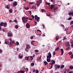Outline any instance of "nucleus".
Here are the masks:
<instances>
[{"instance_id": "f257e3e1", "label": "nucleus", "mask_w": 73, "mask_h": 73, "mask_svg": "<svg viewBox=\"0 0 73 73\" xmlns=\"http://www.w3.org/2000/svg\"><path fill=\"white\" fill-rule=\"evenodd\" d=\"M23 23H26V22L28 21V20L26 19V18L25 17H23L22 19Z\"/></svg>"}, {"instance_id": "f03ea898", "label": "nucleus", "mask_w": 73, "mask_h": 73, "mask_svg": "<svg viewBox=\"0 0 73 73\" xmlns=\"http://www.w3.org/2000/svg\"><path fill=\"white\" fill-rule=\"evenodd\" d=\"M35 20H36L37 22H39V19H40V17H38L37 15H35Z\"/></svg>"}, {"instance_id": "7ed1b4c3", "label": "nucleus", "mask_w": 73, "mask_h": 73, "mask_svg": "<svg viewBox=\"0 0 73 73\" xmlns=\"http://www.w3.org/2000/svg\"><path fill=\"white\" fill-rule=\"evenodd\" d=\"M48 55L47 56V58H50L52 57V55L51 53L49 52L48 54Z\"/></svg>"}, {"instance_id": "20e7f679", "label": "nucleus", "mask_w": 73, "mask_h": 73, "mask_svg": "<svg viewBox=\"0 0 73 73\" xmlns=\"http://www.w3.org/2000/svg\"><path fill=\"white\" fill-rule=\"evenodd\" d=\"M7 36L8 37H12L13 35L11 32H9L7 33Z\"/></svg>"}, {"instance_id": "39448f33", "label": "nucleus", "mask_w": 73, "mask_h": 73, "mask_svg": "<svg viewBox=\"0 0 73 73\" xmlns=\"http://www.w3.org/2000/svg\"><path fill=\"white\" fill-rule=\"evenodd\" d=\"M17 5V2L15 1L14 2L13 4L12 5V6L13 7H16Z\"/></svg>"}, {"instance_id": "423d86ee", "label": "nucleus", "mask_w": 73, "mask_h": 73, "mask_svg": "<svg viewBox=\"0 0 73 73\" xmlns=\"http://www.w3.org/2000/svg\"><path fill=\"white\" fill-rule=\"evenodd\" d=\"M26 27L27 28H28V29H29V28H30V25L28 23H27L26 25Z\"/></svg>"}, {"instance_id": "0eeeda50", "label": "nucleus", "mask_w": 73, "mask_h": 73, "mask_svg": "<svg viewBox=\"0 0 73 73\" xmlns=\"http://www.w3.org/2000/svg\"><path fill=\"white\" fill-rule=\"evenodd\" d=\"M68 15H69L70 16H73V12H70L68 14Z\"/></svg>"}, {"instance_id": "6e6552de", "label": "nucleus", "mask_w": 73, "mask_h": 73, "mask_svg": "<svg viewBox=\"0 0 73 73\" xmlns=\"http://www.w3.org/2000/svg\"><path fill=\"white\" fill-rule=\"evenodd\" d=\"M65 45L66 46H67V47H68V46H69L70 45L69 44V42H67L65 43Z\"/></svg>"}, {"instance_id": "1a4fd4ad", "label": "nucleus", "mask_w": 73, "mask_h": 73, "mask_svg": "<svg viewBox=\"0 0 73 73\" xmlns=\"http://www.w3.org/2000/svg\"><path fill=\"white\" fill-rule=\"evenodd\" d=\"M55 67L56 68H55V69L57 70V68L58 69H59V68H60V66L59 65H58L57 66V65H56L55 66Z\"/></svg>"}, {"instance_id": "9d476101", "label": "nucleus", "mask_w": 73, "mask_h": 73, "mask_svg": "<svg viewBox=\"0 0 73 73\" xmlns=\"http://www.w3.org/2000/svg\"><path fill=\"white\" fill-rule=\"evenodd\" d=\"M7 25V22H5L3 23V26L4 27H6V26Z\"/></svg>"}, {"instance_id": "9b49d317", "label": "nucleus", "mask_w": 73, "mask_h": 73, "mask_svg": "<svg viewBox=\"0 0 73 73\" xmlns=\"http://www.w3.org/2000/svg\"><path fill=\"white\" fill-rule=\"evenodd\" d=\"M61 55H63V54H64V50L62 49H61Z\"/></svg>"}, {"instance_id": "f8f14e48", "label": "nucleus", "mask_w": 73, "mask_h": 73, "mask_svg": "<svg viewBox=\"0 0 73 73\" xmlns=\"http://www.w3.org/2000/svg\"><path fill=\"white\" fill-rule=\"evenodd\" d=\"M54 8V5L53 4H52L51 5V9H52L53 8Z\"/></svg>"}, {"instance_id": "ddd939ff", "label": "nucleus", "mask_w": 73, "mask_h": 73, "mask_svg": "<svg viewBox=\"0 0 73 73\" xmlns=\"http://www.w3.org/2000/svg\"><path fill=\"white\" fill-rule=\"evenodd\" d=\"M19 72H21V73H24L25 72V71H24V70H21L20 71H18L17 73H19Z\"/></svg>"}, {"instance_id": "4468645a", "label": "nucleus", "mask_w": 73, "mask_h": 73, "mask_svg": "<svg viewBox=\"0 0 73 73\" xmlns=\"http://www.w3.org/2000/svg\"><path fill=\"white\" fill-rule=\"evenodd\" d=\"M47 61L48 62H49L50 61H51V59L50 58H47L46 59Z\"/></svg>"}, {"instance_id": "2eb2a0df", "label": "nucleus", "mask_w": 73, "mask_h": 73, "mask_svg": "<svg viewBox=\"0 0 73 73\" xmlns=\"http://www.w3.org/2000/svg\"><path fill=\"white\" fill-rule=\"evenodd\" d=\"M26 48H31V47H30V46L29 44H27L26 46Z\"/></svg>"}, {"instance_id": "dca6fc26", "label": "nucleus", "mask_w": 73, "mask_h": 73, "mask_svg": "<svg viewBox=\"0 0 73 73\" xmlns=\"http://www.w3.org/2000/svg\"><path fill=\"white\" fill-rule=\"evenodd\" d=\"M51 61L52 62V64H55V61L54 60H51Z\"/></svg>"}, {"instance_id": "f3484780", "label": "nucleus", "mask_w": 73, "mask_h": 73, "mask_svg": "<svg viewBox=\"0 0 73 73\" xmlns=\"http://www.w3.org/2000/svg\"><path fill=\"white\" fill-rule=\"evenodd\" d=\"M44 64L45 66V65H47L48 64V63L46 61L44 62Z\"/></svg>"}, {"instance_id": "a211bd4d", "label": "nucleus", "mask_w": 73, "mask_h": 73, "mask_svg": "<svg viewBox=\"0 0 73 73\" xmlns=\"http://www.w3.org/2000/svg\"><path fill=\"white\" fill-rule=\"evenodd\" d=\"M29 48H25V50L26 52H28V51H29Z\"/></svg>"}, {"instance_id": "6ab92c4d", "label": "nucleus", "mask_w": 73, "mask_h": 73, "mask_svg": "<svg viewBox=\"0 0 73 73\" xmlns=\"http://www.w3.org/2000/svg\"><path fill=\"white\" fill-rule=\"evenodd\" d=\"M25 58L27 60V61H28L29 60V56H26L25 57Z\"/></svg>"}, {"instance_id": "aec40b11", "label": "nucleus", "mask_w": 73, "mask_h": 73, "mask_svg": "<svg viewBox=\"0 0 73 73\" xmlns=\"http://www.w3.org/2000/svg\"><path fill=\"white\" fill-rule=\"evenodd\" d=\"M69 68L71 69V70H72V69H73V66H71L69 67Z\"/></svg>"}, {"instance_id": "412c9836", "label": "nucleus", "mask_w": 73, "mask_h": 73, "mask_svg": "<svg viewBox=\"0 0 73 73\" xmlns=\"http://www.w3.org/2000/svg\"><path fill=\"white\" fill-rule=\"evenodd\" d=\"M9 44L11 46H12V45L13 44V43L11 41L9 43Z\"/></svg>"}, {"instance_id": "4be33fe9", "label": "nucleus", "mask_w": 73, "mask_h": 73, "mask_svg": "<svg viewBox=\"0 0 73 73\" xmlns=\"http://www.w3.org/2000/svg\"><path fill=\"white\" fill-rule=\"evenodd\" d=\"M15 27L16 29H18V28H19V26L17 25H15Z\"/></svg>"}, {"instance_id": "5701e85b", "label": "nucleus", "mask_w": 73, "mask_h": 73, "mask_svg": "<svg viewBox=\"0 0 73 73\" xmlns=\"http://www.w3.org/2000/svg\"><path fill=\"white\" fill-rule=\"evenodd\" d=\"M46 5H50V3H48V2H46Z\"/></svg>"}, {"instance_id": "b1692460", "label": "nucleus", "mask_w": 73, "mask_h": 73, "mask_svg": "<svg viewBox=\"0 0 73 73\" xmlns=\"http://www.w3.org/2000/svg\"><path fill=\"white\" fill-rule=\"evenodd\" d=\"M41 11L42 12H45L46 11L45 10V9H41Z\"/></svg>"}, {"instance_id": "393cba45", "label": "nucleus", "mask_w": 73, "mask_h": 73, "mask_svg": "<svg viewBox=\"0 0 73 73\" xmlns=\"http://www.w3.org/2000/svg\"><path fill=\"white\" fill-rule=\"evenodd\" d=\"M63 68H64V65H62L61 66L60 69H62Z\"/></svg>"}, {"instance_id": "a878e982", "label": "nucleus", "mask_w": 73, "mask_h": 73, "mask_svg": "<svg viewBox=\"0 0 73 73\" xmlns=\"http://www.w3.org/2000/svg\"><path fill=\"white\" fill-rule=\"evenodd\" d=\"M58 50H59V47H58L55 49V51H58Z\"/></svg>"}, {"instance_id": "bb28decb", "label": "nucleus", "mask_w": 73, "mask_h": 73, "mask_svg": "<svg viewBox=\"0 0 73 73\" xmlns=\"http://www.w3.org/2000/svg\"><path fill=\"white\" fill-rule=\"evenodd\" d=\"M25 71H26V72H28V68H26L25 69Z\"/></svg>"}, {"instance_id": "cd10ccee", "label": "nucleus", "mask_w": 73, "mask_h": 73, "mask_svg": "<svg viewBox=\"0 0 73 73\" xmlns=\"http://www.w3.org/2000/svg\"><path fill=\"white\" fill-rule=\"evenodd\" d=\"M9 11L10 13H12V10L11 9H10L9 10Z\"/></svg>"}, {"instance_id": "c85d7f7f", "label": "nucleus", "mask_w": 73, "mask_h": 73, "mask_svg": "<svg viewBox=\"0 0 73 73\" xmlns=\"http://www.w3.org/2000/svg\"><path fill=\"white\" fill-rule=\"evenodd\" d=\"M19 58H23V56H19Z\"/></svg>"}, {"instance_id": "c756f323", "label": "nucleus", "mask_w": 73, "mask_h": 73, "mask_svg": "<svg viewBox=\"0 0 73 73\" xmlns=\"http://www.w3.org/2000/svg\"><path fill=\"white\" fill-rule=\"evenodd\" d=\"M34 65H35V63H32L31 64V66H34Z\"/></svg>"}, {"instance_id": "7c9ffc66", "label": "nucleus", "mask_w": 73, "mask_h": 73, "mask_svg": "<svg viewBox=\"0 0 73 73\" xmlns=\"http://www.w3.org/2000/svg\"><path fill=\"white\" fill-rule=\"evenodd\" d=\"M5 7L6 8H7V9H9V6H8V5H7L6 6H5Z\"/></svg>"}, {"instance_id": "2f4dec72", "label": "nucleus", "mask_w": 73, "mask_h": 73, "mask_svg": "<svg viewBox=\"0 0 73 73\" xmlns=\"http://www.w3.org/2000/svg\"><path fill=\"white\" fill-rule=\"evenodd\" d=\"M25 9L26 10H28L29 9V7H27V8L25 7Z\"/></svg>"}, {"instance_id": "473e14b6", "label": "nucleus", "mask_w": 73, "mask_h": 73, "mask_svg": "<svg viewBox=\"0 0 73 73\" xmlns=\"http://www.w3.org/2000/svg\"><path fill=\"white\" fill-rule=\"evenodd\" d=\"M38 52V50H35V53H37Z\"/></svg>"}, {"instance_id": "72a5a7b5", "label": "nucleus", "mask_w": 73, "mask_h": 73, "mask_svg": "<svg viewBox=\"0 0 73 73\" xmlns=\"http://www.w3.org/2000/svg\"><path fill=\"white\" fill-rule=\"evenodd\" d=\"M3 23L2 22L0 24V26H3Z\"/></svg>"}, {"instance_id": "f704fd0d", "label": "nucleus", "mask_w": 73, "mask_h": 73, "mask_svg": "<svg viewBox=\"0 0 73 73\" xmlns=\"http://www.w3.org/2000/svg\"><path fill=\"white\" fill-rule=\"evenodd\" d=\"M56 40H58V36H56Z\"/></svg>"}, {"instance_id": "c9c22d12", "label": "nucleus", "mask_w": 73, "mask_h": 73, "mask_svg": "<svg viewBox=\"0 0 73 73\" xmlns=\"http://www.w3.org/2000/svg\"><path fill=\"white\" fill-rule=\"evenodd\" d=\"M69 71H70V69H67V73H68V72H69Z\"/></svg>"}, {"instance_id": "e433bc0d", "label": "nucleus", "mask_w": 73, "mask_h": 73, "mask_svg": "<svg viewBox=\"0 0 73 73\" xmlns=\"http://www.w3.org/2000/svg\"><path fill=\"white\" fill-rule=\"evenodd\" d=\"M40 5V3H37V4H36V5L37 7H39Z\"/></svg>"}, {"instance_id": "4c0bfd02", "label": "nucleus", "mask_w": 73, "mask_h": 73, "mask_svg": "<svg viewBox=\"0 0 73 73\" xmlns=\"http://www.w3.org/2000/svg\"><path fill=\"white\" fill-rule=\"evenodd\" d=\"M13 44H15V40H13V41H11Z\"/></svg>"}, {"instance_id": "58836bf2", "label": "nucleus", "mask_w": 73, "mask_h": 73, "mask_svg": "<svg viewBox=\"0 0 73 73\" xmlns=\"http://www.w3.org/2000/svg\"><path fill=\"white\" fill-rule=\"evenodd\" d=\"M68 54H69L70 55H71V54H72V52H69Z\"/></svg>"}, {"instance_id": "ea45409f", "label": "nucleus", "mask_w": 73, "mask_h": 73, "mask_svg": "<svg viewBox=\"0 0 73 73\" xmlns=\"http://www.w3.org/2000/svg\"><path fill=\"white\" fill-rule=\"evenodd\" d=\"M17 45H19V43L18 42H16Z\"/></svg>"}, {"instance_id": "a19ab883", "label": "nucleus", "mask_w": 73, "mask_h": 73, "mask_svg": "<svg viewBox=\"0 0 73 73\" xmlns=\"http://www.w3.org/2000/svg\"><path fill=\"white\" fill-rule=\"evenodd\" d=\"M72 18L71 17H70L69 18H68V20H70L71 19H72Z\"/></svg>"}, {"instance_id": "79ce46f5", "label": "nucleus", "mask_w": 73, "mask_h": 73, "mask_svg": "<svg viewBox=\"0 0 73 73\" xmlns=\"http://www.w3.org/2000/svg\"><path fill=\"white\" fill-rule=\"evenodd\" d=\"M38 57L37 58V60H41V57H40L39 58V59H38Z\"/></svg>"}, {"instance_id": "37998d69", "label": "nucleus", "mask_w": 73, "mask_h": 73, "mask_svg": "<svg viewBox=\"0 0 73 73\" xmlns=\"http://www.w3.org/2000/svg\"><path fill=\"white\" fill-rule=\"evenodd\" d=\"M39 1H40L39 3L40 4H41V3H42V0H39Z\"/></svg>"}, {"instance_id": "c03bdc74", "label": "nucleus", "mask_w": 73, "mask_h": 73, "mask_svg": "<svg viewBox=\"0 0 73 73\" xmlns=\"http://www.w3.org/2000/svg\"><path fill=\"white\" fill-rule=\"evenodd\" d=\"M70 58H73V54H72L71 56H70Z\"/></svg>"}, {"instance_id": "a18cd8bd", "label": "nucleus", "mask_w": 73, "mask_h": 73, "mask_svg": "<svg viewBox=\"0 0 73 73\" xmlns=\"http://www.w3.org/2000/svg\"><path fill=\"white\" fill-rule=\"evenodd\" d=\"M69 48L70 47H67L66 49V50H69Z\"/></svg>"}, {"instance_id": "49530a36", "label": "nucleus", "mask_w": 73, "mask_h": 73, "mask_svg": "<svg viewBox=\"0 0 73 73\" xmlns=\"http://www.w3.org/2000/svg\"><path fill=\"white\" fill-rule=\"evenodd\" d=\"M30 4H33V2H30Z\"/></svg>"}, {"instance_id": "de8ad7c7", "label": "nucleus", "mask_w": 73, "mask_h": 73, "mask_svg": "<svg viewBox=\"0 0 73 73\" xmlns=\"http://www.w3.org/2000/svg\"><path fill=\"white\" fill-rule=\"evenodd\" d=\"M46 15L47 16H48V17L50 16V14H46Z\"/></svg>"}, {"instance_id": "09e8293b", "label": "nucleus", "mask_w": 73, "mask_h": 73, "mask_svg": "<svg viewBox=\"0 0 73 73\" xmlns=\"http://www.w3.org/2000/svg\"><path fill=\"white\" fill-rule=\"evenodd\" d=\"M70 24H73V21H72L70 23Z\"/></svg>"}, {"instance_id": "8fccbe9b", "label": "nucleus", "mask_w": 73, "mask_h": 73, "mask_svg": "<svg viewBox=\"0 0 73 73\" xmlns=\"http://www.w3.org/2000/svg\"><path fill=\"white\" fill-rule=\"evenodd\" d=\"M31 17H32L33 19H34L35 18V17H34L33 15H31Z\"/></svg>"}, {"instance_id": "3c124183", "label": "nucleus", "mask_w": 73, "mask_h": 73, "mask_svg": "<svg viewBox=\"0 0 73 73\" xmlns=\"http://www.w3.org/2000/svg\"><path fill=\"white\" fill-rule=\"evenodd\" d=\"M33 72H34V73H35V69H34L33 70Z\"/></svg>"}, {"instance_id": "603ef678", "label": "nucleus", "mask_w": 73, "mask_h": 73, "mask_svg": "<svg viewBox=\"0 0 73 73\" xmlns=\"http://www.w3.org/2000/svg\"><path fill=\"white\" fill-rule=\"evenodd\" d=\"M55 53H56V52H54L53 53V55H55Z\"/></svg>"}, {"instance_id": "864d4df0", "label": "nucleus", "mask_w": 73, "mask_h": 73, "mask_svg": "<svg viewBox=\"0 0 73 73\" xmlns=\"http://www.w3.org/2000/svg\"><path fill=\"white\" fill-rule=\"evenodd\" d=\"M37 31H38V32H41V31H40L39 30H37Z\"/></svg>"}, {"instance_id": "5fc2aeb1", "label": "nucleus", "mask_w": 73, "mask_h": 73, "mask_svg": "<svg viewBox=\"0 0 73 73\" xmlns=\"http://www.w3.org/2000/svg\"><path fill=\"white\" fill-rule=\"evenodd\" d=\"M33 36H31L30 38V39H33Z\"/></svg>"}, {"instance_id": "6e6d98bb", "label": "nucleus", "mask_w": 73, "mask_h": 73, "mask_svg": "<svg viewBox=\"0 0 73 73\" xmlns=\"http://www.w3.org/2000/svg\"><path fill=\"white\" fill-rule=\"evenodd\" d=\"M30 57L31 58V60H33V57H32V56H31Z\"/></svg>"}, {"instance_id": "4d7b16f0", "label": "nucleus", "mask_w": 73, "mask_h": 73, "mask_svg": "<svg viewBox=\"0 0 73 73\" xmlns=\"http://www.w3.org/2000/svg\"><path fill=\"white\" fill-rule=\"evenodd\" d=\"M57 9V7H56L55 8H54V10H56V9Z\"/></svg>"}, {"instance_id": "13d9d810", "label": "nucleus", "mask_w": 73, "mask_h": 73, "mask_svg": "<svg viewBox=\"0 0 73 73\" xmlns=\"http://www.w3.org/2000/svg\"><path fill=\"white\" fill-rule=\"evenodd\" d=\"M38 70H36V72H35L36 73H38Z\"/></svg>"}, {"instance_id": "bf43d9fd", "label": "nucleus", "mask_w": 73, "mask_h": 73, "mask_svg": "<svg viewBox=\"0 0 73 73\" xmlns=\"http://www.w3.org/2000/svg\"><path fill=\"white\" fill-rule=\"evenodd\" d=\"M61 26L62 27H64V25H61Z\"/></svg>"}, {"instance_id": "052dcab7", "label": "nucleus", "mask_w": 73, "mask_h": 73, "mask_svg": "<svg viewBox=\"0 0 73 73\" xmlns=\"http://www.w3.org/2000/svg\"><path fill=\"white\" fill-rule=\"evenodd\" d=\"M73 41H72L70 42V43L72 44H73Z\"/></svg>"}, {"instance_id": "680f3d73", "label": "nucleus", "mask_w": 73, "mask_h": 73, "mask_svg": "<svg viewBox=\"0 0 73 73\" xmlns=\"http://www.w3.org/2000/svg\"><path fill=\"white\" fill-rule=\"evenodd\" d=\"M9 22H10V23H11V22H12V21L11 20H10L9 21Z\"/></svg>"}, {"instance_id": "e2e57ef3", "label": "nucleus", "mask_w": 73, "mask_h": 73, "mask_svg": "<svg viewBox=\"0 0 73 73\" xmlns=\"http://www.w3.org/2000/svg\"><path fill=\"white\" fill-rule=\"evenodd\" d=\"M2 52V50L0 49V53H1Z\"/></svg>"}, {"instance_id": "0e129e2a", "label": "nucleus", "mask_w": 73, "mask_h": 73, "mask_svg": "<svg viewBox=\"0 0 73 73\" xmlns=\"http://www.w3.org/2000/svg\"><path fill=\"white\" fill-rule=\"evenodd\" d=\"M5 44H7V42L5 41Z\"/></svg>"}, {"instance_id": "69168bd1", "label": "nucleus", "mask_w": 73, "mask_h": 73, "mask_svg": "<svg viewBox=\"0 0 73 73\" xmlns=\"http://www.w3.org/2000/svg\"><path fill=\"white\" fill-rule=\"evenodd\" d=\"M64 40H65L66 39V37H64Z\"/></svg>"}, {"instance_id": "338daca9", "label": "nucleus", "mask_w": 73, "mask_h": 73, "mask_svg": "<svg viewBox=\"0 0 73 73\" xmlns=\"http://www.w3.org/2000/svg\"><path fill=\"white\" fill-rule=\"evenodd\" d=\"M14 21L15 22V23H17V21L16 20H14Z\"/></svg>"}, {"instance_id": "774afa93", "label": "nucleus", "mask_w": 73, "mask_h": 73, "mask_svg": "<svg viewBox=\"0 0 73 73\" xmlns=\"http://www.w3.org/2000/svg\"><path fill=\"white\" fill-rule=\"evenodd\" d=\"M71 46H72V48H73V43L72 44Z\"/></svg>"}]
</instances>
